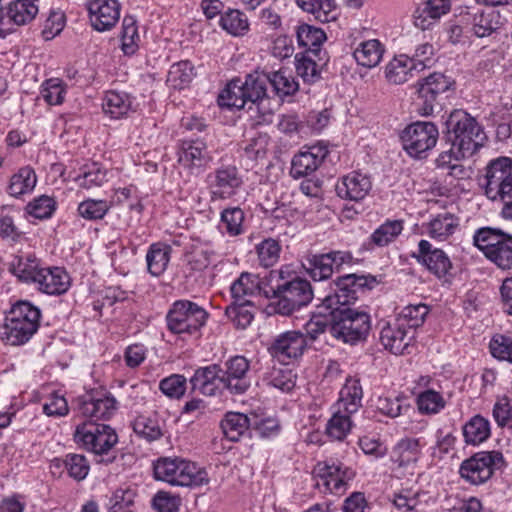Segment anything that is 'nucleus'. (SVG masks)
Segmentation results:
<instances>
[{"label":"nucleus","instance_id":"obj_5","mask_svg":"<svg viewBox=\"0 0 512 512\" xmlns=\"http://www.w3.org/2000/svg\"><path fill=\"white\" fill-rule=\"evenodd\" d=\"M330 316V333L345 343L364 339L371 328L370 315L351 307L326 311Z\"/></svg>","mask_w":512,"mask_h":512},{"label":"nucleus","instance_id":"obj_58","mask_svg":"<svg viewBox=\"0 0 512 512\" xmlns=\"http://www.w3.org/2000/svg\"><path fill=\"white\" fill-rule=\"evenodd\" d=\"M416 404L421 414L436 415L445 408L446 401L441 393L426 389L417 395Z\"/></svg>","mask_w":512,"mask_h":512},{"label":"nucleus","instance_id":"obj_51","mask_svg":"<svg viewBox=\"0 0 512 512\" xmlns=\"http://www.w3.org/2000/svg\"><path fill=\"white\" fill-rule=\"evenodd\" d=\"M404 229L403 220H386L370 236L372 244L385 247L394 242Z\"/></svg>","mask_w":512,"mask_h":512},{"label":"nucleus","instance_id":"obj_46","mask_svg":"<svg viewBox=\"0 0 512 512\" xmlns=\"http://www.w3.org/2000/svg\"><path fill=\"white\" fill-rule=\"evenodd\" d=\"M74 180L82 188L100 187L107 181V171L99 163H87L80 168Z\"/></svg>","mask_w":512,"mask_h":512},{"label":"nucleus","instance_id":"obj_43","mask_svg":"<svg viewBox=\"0 0 512 512\" xmlns=\"http://www.w3.org/2000/svg\"><path fill=\"white\" fill-rule=\"evenodd\" d=\"M268 83L271 84L275 93L280 97L292 96L299 90V83L287 68H280L277 71L267 73Z\"/></svg>","mask_w":512,"mask_h":512},{"label":"nucleus","instance_id":"obj_62","mask_svg":"<svg viewBox=\"0 0 512 512\" xmlns=\"http://www.w3.org/2000/svg\"><path fill=\"white\" fill-rule=\"evenodd\" d=\"M121 42L122 50L126 55H133L138 50L140 35L136 20L132 16H126L123 19Z\"/></svg>","mask_w":512,"mask_h":512},{"label":"nucleus","instance_id":"obj_32","mask_svg":"<svg viewBox=\"0 0 512 512\" xmlns=\"http://www.w3.org/2000/svg\"><path fill=\"white\" fill-rule=\"evenodd\" d=\"M42 265L33 254L13 256L9 262V271L20 281L34 283Z\"/></svg>","mask_w":512,"mask_h":512},{"label":"nucleus","instance_id":"obj_27","mask_svg":"<svg viewBox=\"0 0 512 512\" xmlns=\"http://www.w3.org/2000/svg\"><path fill=\"white\" fill-rule=\"evenodd\" d=\"M372 188L370 178L360 172L353 171L342 177L336 186L339 197L351 201L364 199Z\"/></svg>","mask_w":512,"mask_h":512},{"label":"nucleus","instance_id":"obj_47","mask_svg":"<svg viewBox=\"0 0 512 512\" xmlns=\"http://www.w3.org/2000/svg\"><path fill=\"white\" fill-rule=\"evenodd\" d=\"M351 415L352 413L335 408L326 424V435L332 440L343 441L352 428Z\"/></svg>","mask_w":512,"mask_h":512},{"label":"nucleus","instance_id":"obj_39","mask_svg":"<svg viewBox=\"0 0 512 512\" xmlns=\"http://www.w3.org/2000/svg\"><path fill=\"white\" fill-rule=\"evenodd\" d=\"M302 266L314 281L326 280L332 276L334 271L332 261L327 253L306 255Z\"/></svg>","mask_w":512,"mask_h":512},{"label":"nucleus","instance_id":"obj_53","mask_svg":"<svg viewBox=\"0 0 512 512\" xmlns=\"http://www.w3.org/2000/svg\"><path fill=\"white\" fill-rule=\"evenodd\" d=\"M255 307L251 300L233 301L226 308L227 317L238 328L245 329L254 318Z\"/></svg>","mask_w":512,"mask_h":512},{"label":"nucleus","instance_id":"obj_21","mask_svg":"<svg viewBox=\"0 0 512 512\" xmlns=\"http://www.w3.org/2000/svg\"><path fill=\"white\" fill-rule=\"evenodd\" d=\"M249 361L243 356H234L225 363V371L222 370L224 387L232 394L245 393L250 385Z\"/></svg>","mask_w":512,"mask_h":512},{"label":"nucleus","instance_id":"obj_8","mask_svg":"<svg viewBox=\"0 0 512 512\" xmlns=\"http://www.w3.org/2000/svg\"><path fill=\"white\" fill-rule=\"evenodd\" d=\"M208 316V312L197 303L186 299L177 300L167 313V327L174 334L193 335L205 326Z\"/></svg>","mask_w":512,"mask_h":512},{"label":"nucleus","instance_id":"obj_52","mask_svg":"<svg viewBox=\"0 0 512 512\" xmlns=\"http://www.w3.org/2000/svg\"><path fill=\"white\" fill-rule=\"evenodd\" d=\"M245 214L239 207L226 208L221 212L220 228L230 237H236L245 232Z\"/></svg>","mask_w":512,"mask_h":512},{"label":"nucleus","instance_id":"obj_33","mask_svg":"<svg viewBox=\"0 0 512 512\" xmlns=\"http://www.w3.org/2000/svg\"><path fill=\"white\" fill-rule=\"evenodd\" d=\"M262 280L256 274L243 272L231 284L230 292L233 301L249 300V297L261 294Z\"/></svg>","mask_w":512,"mask_h":512},{"label":"nucleus","instance_id":"obj_49","mask_svg":"<svg viewBox=\"0 0 512 512\" xmlns=\"http://www.w3.org/2000/svg\"><path fill=\"white\" fill-rule=\"evenodd\" d=\"M218 103L222 107L242 109L248 102L241 79H233L218 97Z\"/></svg>","mask_w":512,"mask_h":512},{"label":"nucleus","instance_id":"obj_6","mask_svg":"<svg viewBox=\"0 0 512 512\" xmlns=\"http://www.w3.org/2000/svg\"><path fill=\"white\" fill-rule=\"evenodd\" d=\"M334 284L333 294H329L322 299L320 308L324 311L350 307V304L358 298L359 292H363L365 289H372L377 284V281L371 275L351 273L339 277Z\"/></svg>","mask_w":512,"mask_h":512},{"label":"nucleus","instance_id":"obj_9","mask_svg":"<svg viewBox=\"0 0 512 512\" xmlns=\"http://www.w3.org/2000/svg\"><path fill=\"white\" fill-rule=\"evenodd\" d=\"M485 195L492 201H512V159L499 157L486 167Z\"/></svg>","mask_w":512,"mask_h":512},{"label":"nucleus","instance_id":"obj_3","mask_svg":"<svg viewBox=\"0 0 512 512\" xmlns=\"http://www.w3.org/2000/svg\"><path fill=\"white\" fill-rule=\"evenodd\" d=\"M154 475L157 480L173 486L200 487L209 483L204 468L183 458L165 457L154 464Z\"/></svg>","mask_w":512,"mask_h":512},{"label":"nucleus","instance_id":"obj_24","mask_svg":"<svg viewBox=\"0 0 512 512\" xmlns=\"http://www.w3.org/2000/svg\"><path fill=\"white\" fill-rule=\"evenodd\" d=\"M413 338L414 331L405 328L396 320L384 325L380 333V341L384 348L395 355L409 353L408 349Z\"/></svg>","mask_w":512,"mask_h":512},{"label":"nucleus","instance_id":"obj_45","mask_svg":"<svg viewBox=\"0 0 512 512\" xmlns=\"http://www.w3.org/2000/svg\"><path fill=\"white\" fill-rule=\"evenodd\" d=\"M250 421L247 415L238 412H228L221 421L224 436L232 441H238L248 430Z\"/></svg>","mask_w":512,"mask_h":512},{"label":"nucleus","instance_id":"obj_61","mask_svg":"<svg viewBox=\"0 0 512 512\" xmlns=\"http://www.w3.org/2000/svg\"><path fill=\"white\" fill-rule=\"evenodd\" d=\"M297 5L305 12L313 14L321 22H329L335 8L334 0H296Z\"/></svg>","mask_w":512,"mask_h":512},{"label":"nucleus","instance_id":"obj_36","mask_svg":"<svg viewBox=\"0 0 512 512\" xmlns=\"http://www.w3.org/2000/svg\"><path fill=\"white\" fill-rule=\"evenodd\" d=\"M171 247L162 242H156L149 246L146 253L148 272L154 276H161L167 269L171 257Z\"/></svg>","mask_w":512,"mask_h":512},{"label":"nucleus","instance_id":"obj_41","mask_svg":"<svg viewBox=\"0 0 512 512\" xmlns=\"http://www.w3.org/2000/svg\"><path fill=\"white\" fill-rule=\"evenodd\" d=\"M491 435L490 421L477 414L471 417L463 426L464 440L469 445H479Z\"/></svg>","mask_w":512,"mask_h":512},{"label":"nucleus","instance_id":"obj_35","mask_svg":"<svg viewBox=\"0 0 512 512\" xmlns=\"http://www.w3.org/2000/svg\"><path fill=\"white\" fill-rule=\"evenodd\" d=\"M218 254L207 243L192 245L186 253L187 267L193 272H202L218 260Z\"/></svg>","mask_w":512,"mask_h":512},{"label":"nucleus","instance_id":"obj_11","mask_svg":"<svg viewBox=\"0 0 512 512\" xmlns=\"http://www.w3.org/2000/svg\"><path fill=\"white\" fill-rule=\"evenodd\" d=\"M504 465V457L499 451H481L464 460L460 466L461 477L473 485L488 481L495 470Z\"/></svg>","mask_w":512,"mask_h":512},{"label":"nucleus","instance_id":"obj_34","mask_svg":"<svg viewBox=\"0 0 512 512\" xmlns=\"http://www.w3.org/2000/svg\"><path fill=\"white\" fill-rule=\"evenodd\" d=\"M427 442L423 437L420 438H404L400 440L393 450V461L399 466H407L415 463L423 447Z\"/></svg>","mask_w":512,"mask_h":512},{"label":"nucleus","instance_id":"obj_30","mask_svg":"<svg viewBox=\"0 0 512 512\" xmlns=\"http://www.w3.org/2000/svg\"><path fill=\"white\" fill-rule=\"evenodd\" d=\"M363 390L360 380L349 376L339 393L335 408L348 413H356L362 405Z\"/></svg>","mask_w":512,"mask_h":512},{"label":"nucleus","instance_id":"obj_10","mask_svg":"<svg viewBox=\"0 0 512 512\" xmlns=\"http://www.w3.org/2000/svg\"><path fill=\"white\" fill-rule=\"evenodd\" d=\"M439 131L432 122L417 121L408 125L401 133L404 150L413 158H426L437 144Z\"/></svg>","mask_w":512,"mask_h":512},{"label":"nucleus","instance_id":"obj_42","mask_svg":"<svg viewBox=\"0 0 512 512\" xmlns=\"http://www.w3.org/2000/svg\"><path fill=\"white\" fill-rule=\"evenodd\" d=\"M384 53V46L377 39H370L361 42L354 50L353 56L356 62L367 68L377 66L382 60Z\"/></svg>","mask_w":512,"mask_h":512},{"label":"nucleus","instance_id":"obj_15","mask_svg":"<svg viewBox=\"0 0 512 512\" xmlns=\"http://www.w3.org/2000/svg\"><path fill=\"white\" fill-rule=\"evenodd\" d=\"M208 184L213 198L230 199L243 186V179L233 165H222L208 175Z\"/></svg>","mask_w":512,"mask_h":512},{"label":"nucleus","instance_id":"obj_38","mask_svg":"<svg viewBox=\"0 0 512 512\" xmlns=\"http://www.w3.org/2000/svg\"><path fill=\"white\" fill-rule=\"evenodd\" d=\"M37 184V175L34 169L27 165L14 173L9 181L7 192L13 197L31 193Z\"/></svg>","mask_w":512,"mask_h":512},{"label":"nucleus","instance_id":"obj_48","mask_svg":"<svg viewBox=\"0 0 512 512\" xmlns=\"http://www.w3.org/2000/svg\"><path fill=\"white\" fill-rule=\"evenodd\" d=\"M133 430L148 442L158 440L163 435L162 425L157 415H139L133 421Z\"/></svg>","mask_w":512,"mask_h":512},{"label":"nucleus","instance_id":"obj_37","mask_svg":"<svg viewBox=\"0 0 512 512\" xmlns=\"http://www.w3.org/2000/svg\"><path fill=\"white\" fill-rule=\"evenodd\" d=\"M62 465L68 475L76 481L84 480L90 471L89 461L82 454L69 453L63 460L55 458L51 461L50 468L51 470L60 469ZM52 473L55 472L52 471Z\"/></svg>","mask_w":512,"mask_h":512},{"label":"nucleus","instance_id":"obj_31","mask_svg":"<svg viewBox=\"0 0 512 512\" xmlns=\"http://www.w3.org/2000/svg\"><path fill=\"white\" fill-rule=\"evenodd\" d=\"M417 64L407 55L394 57L385 68V77L389 83L400 85L413 77Z\"/></svg>","mask_w":512,"mask_h":512},{"label":"nucleus","instance_id":"obj_22","mask_svg":"<svg viewBox=\"0 0 512 512\" xmlns=\"http://www.w3.org/2000/svg\"><path fill=\"white\" fill-rule=\"evenodd\" d=\"M307 346L306 337L300 331H286L278 335L270 347L271 355L287 364L301 356Z\"/></svg>","mask_w":512,"mask_h":512},{"label":"nucleus","instance_id":"obj_57","mask_svg":"<svg viewBox=\"0 0 512 512\" xmlns=\"http://www.w3.org/2000/svg\"><path fill=\"white\" fill-rule=\"evenodd\" d=\"M296 37L299 46L307 48L311 52H317L326 40L325 32L309 24H301L297 27Z\"/></svg>","mask_w":512,"mask_h":512},{"label":"nucleus","instance_id":"obj_44","mask_svg":"<svg viewBox=\"0 0 512 512\" xmlns=\"http://www.w3.org/2000/svg\"><path fill=\"white\" fill-rule=\"evenodd\" d=\"M219 26L229 35L240 37L248 32L249 20L242 11L229 8L221 14Z\"/></svg>","mask_w":512,"mask_h":512},{"label":"nucleus","instance_id":"obj_18","mask_svg":"<svg viewBox=\"0 0 512 512\" xmlns=\"http://www.w3.org/2000/svg\"><path fill=\"white\" fill-rule=\"evenodd\" d=\"M86 6L91 25L97 31L110 30L120 19L121 4L118 0H88Z\"/></svg>","mask_w":512,"mask_h":512},{"label":"nucleus","instance_id":"obj_19","mask_svg":"<svg viewBox=\"0 0 512 512\" xmlns=\"http://www.w3.org/2000/svg\"><path fill=\"white\" fill-rule=\"evenodd\" d=\"M328 153L327 146L322 143L304 147L292 159L291 176L299 179L313 174L322 164Z\"/></svg>","mask_w":512,"mask_h":512},{"label":"nucleus","instance_id":"obj_14","mask_svg":"<svg viewBox=\"0 0 512 512\" xmlns=\"http://www.w3.org/2000/svg\"><path fill=\"white\" fill-rule=\"evenodd\" d=\"M313 473L330 493L337 495L344 493L348 482L355 476L353 469L333 460L319 461Z\"/></svg>","mask_w":512,"mask_h":512},{"label":"nucleus","instance_id":"obj_12","mask_svg":"<svg viewBox=\"0 0 512 512\" xmlns=\"http://www.w3.org/2000/svg\"><path fill=\"white\" fill-rule=\"evenodd\" d=\"M117 409L116 399L106 390H91L77 398V415L89 421L109 420Z\"/></svg>","mask_w":512,"mask_h":512},{"label":"nucleus","instance_id":"obj_20","mask_svg":"<svg viewBox=\"0 0 512 512\" xmlns=\"http://www.w3.org/2000/svg\"><path fill=\"white\" fill-rule=\"evenodd\" d=\"M211 160L207 146L201 140L183 141L178 151L179 164L191 174H200Z\"/></svg>","mask_w":512,"mask_h":512},{"label":"nucleus","instance_id":"obj_17","mask_svg":"<svg viewBox=\"0 0 512 512\" xmlns=\"http://www.w3.org/2000/svg\"><path fill=\"white\" fill-rule=\"evenodd\" d=\"M411 256L438 278L445 277L452 268L448 255L425 239L419 241L417 250Z\"/></svg>","mask_w":512,"mask_h":512},{"label":"nucleus","instance_id":"obj_54","mask_svg":"<svg viewBox=\"0 0 512 512\" xmlns=\"http://www.w3.org/2000/svg\"><path fill=\"white\" fill-rule=\"evenodd\" d=\"M194 77V67L189 61H180L171 65L166 83L174 89H184L189 86Z\"/></svg>","mask_w":512,"mask_h":512},{"label":"nucleus","instance_id":"obj_50","mask_svg":"<svg viewBox=\"0 0 512 512\" xmlns=\"http://www.w3.org/2000/svg\"><path fill=\"white\" fill-rule=\"evenodd\" d=\"M268 81L267 74L259 72L248 74L245 80H242V86L249 103L256 104L265 98Z\"/></svg>","mask_w":512,"mask_h":512},{"label":"nucleus","instance_id":"obj_40","mask_svg":"<svg viewBox=\"0 0 512 512\" xmlns=\"http://www.w3.org/2000/svg\"><path fill=\"white\" fill-rule=\"evenodd\" d=\"M35 0H15L7 6V22L21 26L30 23L38 14Z\"/></svg>","mask_w":512,"mask_h":512},{"label":"nucleus","instance_id":"obj_4","mask_svg":"<svg viewBox=\"0 0 512 512\" xmlns=\"http://www.w3.org/2000/svg\"><path fill=\"white\" fill-rule=\"evenodd\" d=\"M473 244L498 268H512V235L500 228L481 227L473 235Z\"/></svg>","mask_w":512,"mask_h":512},{"label":"nucleus","instance_id":"obj_28","mask_svg":"<svg viewBox=\"0 0 512 512\" xmlns=\"http://www.w3.org/2000/svg\"><path fill=\"white\" fill-rule=\"evenodd\" d=\"M102 109L111 119L128 117L133 111V98L124 91H107L103 97Z\"/></svg>","mask_w":512,"mask_h":512},{"label":"nucleus","instance_id":"obj_2","mask_svg":"<svg viewBox=\"0 0 512 512\" xmlns=\"http://www.w3.org/2000/svg\"><path fill=\"white\" fill-rule=\"evenodd\" d=\"M41 313L38 307L28 301L15 303L6 314L1 330V339L11 346L28 342L39 327Z\"/></svg>","mask_w":512,"mask_h":512},{"label":"nucleus","instance_id":"obj_7","mask_svg":"<svg viewBox=\"0 0 512 512\" xmlns=\"http://www.w3.org/2000/svg\"><path fill=\"white\" fill-rule=\"evenodd\" d=\"M73 439L80 448L102 456L108 455L117 444L118 435L109 425L84 421L75 426Z\"/></svg>","mask_w":512,"mask_h":512},{"label":"nucleus","instance_id":"obj_25","mask_svg":"<svg viewBox=\"0 0 512 512\" xmlns=\"http://www.w3.org/2000/svg\"><path fill=\"white\" fill-rule=\"evenodd\" d=\"M451 9L450 0H427L421 3L413 13V23L421 30H428Z\"/></svg>","mask_w":512,"mask_h":512},{"label":"nucleus","instance_id":"obj_63","mask_svg":"<svg viewBox=\"0 0 512 512\" xmlns=\"http://www.w3.org/2000/svg\"><path fill=\"white\" fill-rule=\"evenodd\" d=\"M111 206L107 200L88 198L79 203L77 211L82 218L96 221L103 219Z\"/></svg>","mask_w":512,"mask_h":512},{"label":"nucleus","instance_id":"obj_60","mask_svg":"<svg viewBox=\"0 0 512 512\" xmlns=\"http://www.w3.org/2000/svg\"><path fill=\"white\" fill-rule=\"evenodd\" d=\"M428 313L429 308L427 305L422 303L411 304L405 306L395 320L405 328H409L414 331L415 328L423 324Z\"/></svg>","mask_w":512,"mask_h":512},{"label":"nucleus","instance_id":"obj_1","mask_svg":"<svg viewBox=\"0 0 512 512\" xmlns=\"http://www.w3.org/2000/svg\"><path fill=\"white\" fill-rule=\"evenodd\" d=\"M446 128L450 153H455L457 158L471 157L486 140V135L475 118L460 109L450 113Z\"/></svg>","mask_w":512,"mask_h":512},{"label":"nucleus","instance_id":"obj_64","mask_svg":"<svg viewBox=\"0 0 512 512\" xmlns=\"http://www.w3.org/2000/svg\"><path fill=\"white\" fill-rule=\"evenodd\" d=\"M295 69L297 75L307 84H313L321 77L318 64L307 53L295 56Z\"/></svg>","mask_w":512,"mask_h":512},{"label":"nucleus","instance_id":"obj_55","mask_svg":"<svg viewBox=\"0 0 512 512\" xmlns=\"http://www.w3.org/2000/svg\"><path fill=\"white\" fill-rule=\"evenodd\" d=\"M255 251L259 265L264 268H270L278 263L282 247L278 240L269 237L256 244Z\"/></svg>","mask_w":512,"mask_h":512},{"label":"nucleus","instance_id":"obj_13","mask_svg":"<svg viewBox=\"0 0 512 512\" xmlns=\"http://www.w3.org/2000/svg\"><path fill=\"white\" fill-rule=\"evenodd\" d=\"M278 301L275 311L281 315H290L313 299L311 284L306 279L295 278L277 286Z\"/></svg>","mask_w":512,"mask_h":512},{"label":"nucleus","instance_id":"obj_29","mask_svg":"<svg viewBox=\"0 0 512 512\" xmlns=\"http://www.w3.org/2000/svg\"><path fill=\"white\" fill-rule=\"evenodd\" d=\"M459 218L450 212L433 216L426 224V233L432 239L443 242L448 240L458 229Z\"/></svg>","mask_w":512,"mask_h":512},{"label":"nucleus","instance_id":"obj_59","mask_svg":"<svg viewBox=\"0 0 512 512\" xmlns=\"http://www.w3.org/2000/svg\"><path fill=\"white\" fill-rule=\"evenodd\" d=\"M136 490L131 487H119L112 492L106 503L107 512H133Z\"/></svg>","mask_w":512,"mask_h":512},{"label":"nucleus","instance_id":"obj_23","mask_svg":"<svg viewBox=\"0 0 512 512\" xmlns=\"http://www.w3.org/2000/svg\"><path fill=\"white\" fill-rule=\"evenodd\" d=\"M38 291L52 296L65 294L71 286L67 271L58 266H42L34 281Z\"/></svg>","mask_w":512,"mask_h":512},{"label":"nucleus","instance_id":"obj_56","mask_svg":"<svg viewBox=\"0 0 512 512\" xmlns=\"http://www.w3.org/2000/svg\"><path fill=\"white\" fill-rule=\"evenodd\" d=\"M66 93L67 88L62 79L49 78L41 84L39 98L50 106H57L64 102Z\"/></svg>","mask_w":512,"mask_h":512},{"label":"nucleus","instance_id":"obj_16","mask_svg":"<svg viewBox=\"0 0 512 512\" xmlns=\"http://www.w3.org/2000/svg\"><path fill=\"white\" fill-rule=\"evenodd\" d=\"M453 82L442 73H433L426 77L418 89V111L422 116H429L434 112L440 95L447 92Z\"/></svg>","mask_w":512,"mask_h":512},{"label":"nucleus","instance_id":"obj_26","mask_svg":"<svg viewBox=\"0 0 512 512\" xmlns=\"http://www.w3.org/2000/svg\"><path fill=\"white\" fill-rule=\"evenodd\" d=\"M192 389L206 396H214L224 387L222 369L216 365L198 368L190 379Z\"/></svg>","mask_w":512,"mask_h":512}]
</instances>
